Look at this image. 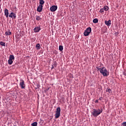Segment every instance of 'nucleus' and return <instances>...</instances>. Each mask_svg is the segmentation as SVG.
<instances>
[{"instance_id":"15","label":"nucleus","mask_w":126,"mask_h":126,"mask_svg":"<svg viewBox=\"0 0 126 126\" xmlns=\"http://www.w3.org/2000/svg\"><path fill=\"white\" fill-rule=\"evenodd\" d=\"M5 35L6 36H8L9 35H11V32H5Z\"/></svg>"},{"instance_id":"9","label":"nucleus","mask_w":126,"mask_h":126,"mask_svg":"<svg viewBox=\"0 0 126 126\" xmlns=\"http://www.w3.org/2000/svg\"><path fill=\"white\" fill-rule=\"evenodd\" d=\"M9 17H10L11 18H14L15 19L16 18V14L13 12H11L9 15Z\"/></svg>"},{"instance_id":"19","label":"nucleus","mask_w":126,"mask_h":126,"mask_svg":"<svg viewBox=\"0 0 126 126\" xmlns=\"http://www.w3.org/2000/svg\"><path fill=\"white\" fill-rule=\"evenodd\" d=\"M32 126H38V123L37 122H33L31 124Z\"/></svg>"},{"instance_id":"14","label":"nucleus","mask_w":126,"mask_h":126,"mask_svg":"<svg viewBox=\"0 0 126 126\" xmlns=\"http://www.w3.org/2000/svg\"><path fill=\"white\" fill-rule=\"evenodd\" d=\"M35 19L37 21H40V20H42V18H41V17H40L39 16L36 15L35 16Z\"/></svg>"},{"instance_id":"12","label":"nucleus","mask_w":126,"mask_h":126,"mask_svg":"<svg viewBox=\"0 0 126 126\" xmlns=\"http://www.w3.org/2000/svg\"><path fill=\"white\" fill-rule=\"evenodd\" d=\"M105 24L107 26H111V20L105 21Z\"/></svg>"},{"instance_id":"8","label":"nucleus","mask_w":126,"mask_h":126,"mask_svg":"<svg viewBox=\"0 0 126 126\" xmlns=\"http://www.w3.org/2000/svg\"><path fill=\"white\" fill-rule=\"evenodd\" d=\"M57 9H58V6L56 5H53L50 7V11H52V12L56 11Z\"/></svg>"},{"instance_id":"28","label":"nucleus","mask_w":126,"mask_h":126,"mask_svg":"<svg viewBox=\"0 0 126 126\" xmlns=\"http://www.w3.org/2000/svg\"><path fill=\"white\" fill-rule=\"evenodd\" d=\"M99 100H102V99H103V97H99Z\"/></svg>"},{"instance_id":"21","label":"nucleus","mask_w":126,"mask_h":126,"mask_svg":"<svg viewBox=\"0 0 126 126\" xmlns=\"http://www.w3.org/2000/svg\"><path fill=\"white\" fill-rule=\"evenodd\" d=\"M39 0V4H43V3H45V1L44 0Z\"/></svg>"},{"instance_id":"17","label":"nucleus","mask_w":126,"mask_h":126,"mask_svg":"<svg viewBox=\"0 0 126 126\" xmlns=\"http://www.w3.org/2000/svg\"><path fill=\"white\" fill-rule=\"evenodd\" d=\"M103 9L105 11H107V10H109V7L108 6H104Z\"/></svg>"},{"instance_id":"13","label":"nucleus","mask_w":126,"mask_h":126,"mask_svg":"<svg viewBox=\"0 0 126 126\" xmlns=\"http://www.w3.org/2000/svg\"><path fill=\"white\" fill-rule=\"evenodd\" d=\"M106 92H108L109 94H111V93H113V92H112V90L111 89L107 88V89L106 90Z\"/></svg>"},{"instance_id":"20","label":"nucleus","mask_w":126,"mask_h":126,"mask_svg":"<svg viewBox=\"0 0 126 126\" xmlns=\"http://www.w3.org/2000/svg\"><path fill=\"white\" fill-rule=\"evenodd\" d=\"M0 45L1 46H3V47H5V42H3L2 41H0Z\"/></svg>"},{"instance_id":"25","label":"nucleus","mask_w":126,"mask_h":126,"mask_svg":"<svg viewBox=\"0 0 126 126\" xmlns=\"http://www.w3.org/2000/svg\"><path fill=\"white\" fill-rule=\"evenodd\" d=\"M122 126H126V122H123V123L122 124Z\"/></svg>"},{"instance_id":"11","label":"nucleus","mask_w":126,"mask_h":126,"mask_svg":"<svg viewBox=\"0 0 126 126\" xmlns=\"http://www.w3.org/2000/svg\"><path fill=\"white\" fill-rule=\"evenodd\" d=\"M8 10L7 9H5L4 10V15L6 17V18H8Z\"/></svg>"},{"instance_id":"10","label":"nucleus","mask_w":126,"mask_h":126,"mask_svg":"<svg viewBox=\"0 0 126 126\" xmlns=\"http://www.w3.org/2000/svg\"><path fill=\"white\" fill-rule=\"evenodd\" d=\"M34 33H38L40 30H41V28L40 27H36L34 29Z\"/></svg>"},{"instance_id":"6","label":"nucleus","mask_w":126,"mask_h":126,"mask_svg":"<svg viewBox=\"0 0 126 126\" xmlns=\"http://www.w3.org/2000/svg\"><path fill=\"white\" fill-rule=\"evenodd\" d=\"M20 86L21 88V89H24L26 87L25 85V82H24V80L21 79L20 80Z\"/></svg>"},{"instance_id":"23","label":"nucleus","mask_w":126,"mask_h":126,"mask_svg":"<svg viewBox=\"0 0 126 126\" xmlns=\"http://www.w3.org/2000/svg\"><path fill=\"white\" fill-rule=\"evenodd\" d=\"M52 65L55 67H57V62H55Z\"/></svg>"},{"instance_id":"2","label":"nucleus","mask_w":126,"mask_h":126,"mask_svg":"<svg viewBox=\"0 0 126 126\" xmlns=\"http://www.w3.org/2000/svg\"><path fill=\"white\" fill-rule=\"evenodd\" d=\"M102 112H103L102 109H94L92 112V115L94 117H98V116H99V115H100Z\"/></svg>"},{"instance_id":"3","label":"nucleus","mask_w":126,"mask_h":126,"mask_svg":"<svg viewBox=\"0 0 126 126\" xmlns=\"http://www.w3.org/2000/svg\"><path fill=\"white\" fill-rule=\"evenodd\" d=\"M61 116V107H57L56 111L55 118L59 119Z\"/></svg>"},{"instance_id":"7","label":"nucleus","mask_w":126,"mask_h":126,"mask_svg":"<svg viewBox=\"0 0 126 126\" xmlns=\"http://www.w3.org/2000/svg\"><path fill=\"white\" fill-rule=\"evenodd\" d=\"M44 3L43 4H40V5L37 7V11L38 12H41L42 10H43V5Z\"/></svg>"},{"instance_id":"16","label":"nucleus","mask_w":126,"mask_h":126,"mask_svg":"<svg viewBox=\"0 0 126 126\" xmlns=\"http://www.w3.org/2000/svg\"><path fill=\"white\" fill-rule=\"evenodd\" d=\"M35 48H36V49H37V50H40V44L37 43L35 45Z\"/></svg>"},{"instance_id":"5","label":"nucleus","mask_w":126,"mask_h":126,"mask_svg":"<svg viewBox=\"0 0 126 126\" xmlns=\"http://www.w3.org/2000/svg\"><path fill=\"white\" fill-rule=\"evenodd\" d=\"M14 61V56L13 55H10L9 60L8 61V63L9 64H11L13 63V62Z\"/></svg>"},{"instance_id":"24","label":"nucleus","mask_w":126,"mask_h":126,"mask_svg":"<svg viewBox=\"0 0 126 126\" xmlns=\"http://www.w3.org/2000/svg\"><path fill=\"white\" fill-rule=\"evenodd\" d=\"M99 12H100V13H103V12H104V9L102 8L99 10Z\"/></svg>"},{"instance_id":"18","label":"nucleus","mask_w":126,"mask_h":126,"mask_svg":"<svg viewBox=\"0 0 126 126\" xmlns=\"http://www.w3.org/2000/svg\"><path fill=\"white\" fill-rule=\"evenodd\" d=\"M98 20L97 18L94 19L93 21V23H98Z\"/></svg>"},{"instance_id":"29","label":"nucleus","mask_w":126,"mask_h":126,"mask_svg":"<svg viewBox=\"0 0 126 126\" xmlns=\"http://www.w3.org/2000/svg\"><path fill=\"white\" fill-rule=\"evenodd\" d=\"M54 67H55L54 66H53V65H52V67H51L52 69H53V68H54Z\"/></svg>"},{"instance_id":"1","label":"nucleus","mask_w":126,"mask_h":126,"mask_svg":"<svg viewBox=\"0 0 126 126\" xmlns=\"http://www.w3.org/2000/svg\"><path fill=\"white\" fill-rule=\"evenodd\" d=\"M97 70H98L100 72L101 74H102L103 76H108L109 75V73L105 67H102L101 68H99V67H96Z\"/></svg>"},{"instance_id":"22","label":"nucleus","mask_w":126,"mask_h":126,"mask_svg":"<svg viewBox=\"0 0 126 126\" xmlns=\"http://www.w3.org/2000/svg\"><path fill=\"white\" fill-rule=\"evenodd\" d=\"M59 50L61 51V52H62V51H63V46L60 45L59 46Z\"/></svg>"},{"instance_id":"4","label":"nucleus","mask_w":126,"mask_h":126,"mask_svg":"<svg viewBox=\"0 0 126 126\" xmlns=\"http://www.w3.org/2000/svg\"><path fill=\"white\" fill-rule=\"evenodd\" d=\"M92 29L90 27H89L86 29L84 32V36H87L89 35L90 33H91Z\"/></svg>"},{"instance_id":"27","label":"nucleus","mask_w":126,"mask_h":126,"mask_svg":"<svg viewBox=\"0 0 126 126\" xmlns=\"http://www.w3.org/2000/svg\"><path fill=\"white\" fill-rule=\"evenodd\" d=\"M98 99H96L94 101V103H98Z\"/></svg>"},{"instance_id":"26","label":"nucleus","mask_w":126,"mask_h":126,"mask_svg":"<svg viewBox=\"0 0 126 126\" xmlns=\"http://www.w3.org/2000/svg\"><path fill=\"white\" fill-rule=\"evenodd\" d=\"M124 75H125V76H126V71H125L124 72H123Z\"/></svg>"}]
</instances>
